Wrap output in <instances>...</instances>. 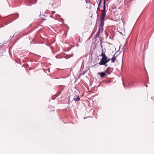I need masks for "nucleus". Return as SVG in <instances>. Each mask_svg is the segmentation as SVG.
Wrapping results in <instances>:
<instances>
[{"instance_id":"1","label":"nucleus","mask_w":154,"mask_h":154,"mask_svg":"<svg viewBox=\"0 0 154 154\" xmlns=\"http://www.w3.org/2000/svg\"><path fill=\"white\" fill-rule=\"evenodd\" d=\"M102 50H103L102 49ZM100 56H102V58L100 60V62L99 63V64L101 65H105V66H107V65H106L107 57L106 56L105 53H103V51L102 52Z\"/></svg>"},{"instance_id":"2","label":"nucleus","mask_w":154,"mask_h":154,"mask_svg":"<svg viewBox=\"0 0 154 154\" xmlns=\"http://www.w3.org/2000/svg\"><path fill=\"white\" fill-rule=\"evenodd\" d=\"M106 12H102V13L101 16L100 18L101 25H103V24H104V21L105 20L104 18L106 15Z\"/></svg>"},{"instance_id":"3","label":"nucleus","mask_w":154,"mask_h":154,"mask_svg":"<svg viewBox=\"0 0 154 154\" xmlns=\"http://www.w3.org/2000/svg\"><path fill=\"white\" fill-rule=\"evenodd\" d=\"M104 25V24H103V25H101V24H100V26H99V29L98 31V32H102L103 31V26Z\"/></svg>"},{"instance_id":"4","label":"nucleus","mask_w":154,"mask_h":154,"mask_svg":"<svg viewBox=\"0 0 154 154\" xmlns=\"http://www.w3.org/2000/svg\"><path fill=\"white\" fill-rule=\"evenodd\" d=\"M98 74H100V75L101 78H103L106 75L105 72H98Z\"/></svg>"},{"instance_id":"5","label":"nucleus","mask_w":154,"mask_h":154,"mask_svg":"<svg viewBox=\"0 0 154 154\" xmlns=\"http://www.w3.org/2000/svg\"><path fill=\"white\" fill-rule=\"evenodd\" d=\"M110 69V67H108L105 71V72L108 74H110L111 73Z\"/></svg>"},{"instance_id":"6","label":"nucleus","mask_w":154,"mask_h":154,"mask_svg":"<svg viewBox=\"0 0 154 154\" xmlns=\"http://www.w3.org/2000/svg\"><path fill=\"white\" fill-rule=\"evenodd\" d=\"M105 3H106V1H105L104 2V3H103V10H101V11L103 12H106Z\"/></svg>"},{"instance_id":"7","label":"nucleus","mask_w":154,"mask_h":154,"mask_svg":"<svg viewBox=\"0 0 154 154\" xmlns=\"http://www.w3.org/2000/svg\"><path fill=\"white\" fill-rule=\"evenodd\" d=\"M116 58V56L114 55L113 57H112L111 60L112 63H114Z\"/></svg>"},{"instance_id":"8","label":"nucleus","mask_w":154,"mask_h":154,"mask_svg":"<svg viewBox=\"0 0 154 154\" xmlns=\"http://www.w3.org/2000/svg\"><path fill=\"white\" fill-rule=\"evenodd\" d=\"M100 34V33L97 32V34L94 36V38L96 40L97 38L99 37Z\"/></svg>"},{"instance_id":"9","label":"nucleus","mask_w":154,"mask_h":154,"mask_svg":"<svg viewBox=\"0 0 154 154\" xmlns=\"http://www.w3.org/2000/svg\"><path fill=\"white\" fill-rule=\"evenodd\" d=\"M74 99L75 101H79L80 100V98L79 96H78L75 98Z\"/></svg>"},{"instance_id":"10","label":"nucleus","mask_w":154,"mask_h":154,"mask_svg":"<svg viewBox=\"0 0 154 154\" xmlns=\"http://www.w3.org/2000/svg\"><path fill=\"white\" fill-rule=\"evenodd\" d=\"M110 60V59H107V58L106 60V63H107L108 62L109 60Z\"/></svg>"},{"instance_id":"11","label":"nucleus","mask_w":154,"mask_h":154,"mask_svg":"<svg viewBox=\"0 0 154 154\" xmlns=\"http://www.w3.org/2000/svg\"><path fill=\"white\" fill-rule=\"evenodd\" d=\"M101 0H100L99 5L101 4Z\"/></svg>"},{"instance_id":"12","label":"nucleus","mask_w":154,"mask_h":154,"mask_svg":"<svg viewBox=\"0 0 154 154\" xmlns=\"http://www.w3.org/2000/svg\"><path fill=\"white\" fill-rule=\"evenodd\" d=\"M52 13L53 14H54L55 13V12H54V11H52Z\"/></svg>"},{"instance_id":"13","label":"nucleus","mask_w":154,"mask_h":154,"mask_svg":"<svg viewBox=\"0 0 154 154\" xmlns=\"http://www.w3.org/2000/svg\"><path fill=\"white\" fill-rule=\"evenodd\" d=\"M146 87H148V85H146Z\"/></svg>"},{"instance_id":"14","label":"nucleus","mask_w":154,"mask_h":154,"mask_svg":"<svg viewBox=\"0 0 154 154\" xmlns=\"http://www.w3.org/2000/svg\"><path fill=\"white\" fill-rule=\"evenodd\" d=\"M97 9H98V10H100V9H99V8H98Z\"/></svg>"},{"instance_id":"15","label":"nucleus","mask_w":154,"mask_h":154,"mask_svg":"<svg viewBox=\"0 0 154 154\" xmlns=\"http://www.w3.org/2000/svg\"><path fill=\"white\" fill-rule=\"evenodd\" d=\"M104 1H105V0H103Z\"/></svg>"},{"instance_id":"16","label":"nucleus","mask_w":154,"mask_h":154,"mask_svg":"<svg viewBox=\"0 0 154 154\" xmlns=\"http://www.w3.org/2000/svg\"><path fill=\"white\" fill-rule=\"evenodd\" d=\"M108 0H107V1H108Z\"/></svg>"}]
</instances>
